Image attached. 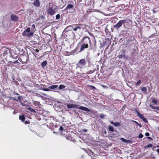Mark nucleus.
<instances>
[{"mask_svg":"<svg viewBox=\"0 0 159 159\" xmlns=\"http://www.w3.org/2000/svg\"><path fill=\"white\" fill-rule=\"evenodd\" d=\"M110 122L111 124L114 125V122L113 121H110Z\"/></svg>","mask_w":159,"mask_h":159,"instance_id":"47","label":"nucleus"},{"mask_svg":"<svg viewBox=\"0 0 159 159\" xmlns=\"http://www.w3.org/2000/svg\"><path fill=\"white\" fill-rule=\"evenodd\" d=\"M150 106L152 109L159 110V107H155L151 104L150 105Z\"/></svg>","mask_w":159,"mask_h":159,"instance_id":"20","label":"nucleus"},{"mask_svg":"<svg viewBox=\"0 0 159 159\" xmlns=\"http://www.w3.org/2000/svg\"><path fill=\"white\" fill-rule=\"evenodd\" d=\"M13 114H15L16 113V112H15V111H14L13 112Z\"/></svg>","mask_w":159,"mask_h":159,"instance_id":"55","label":"nucleus"},{"mask_svg":"<svg viewBox=\"0 0 159 159\" xmlns=\"http://www.w3.org/2000/svg\"><path fill=\"white\" fill-rule=\"evenodd\" d=\"M65 86L63 84H61L59 86V89H61L65 88Z\"/></svg>","mask_w":159,"mask_h":159,"instance_id":"24","label":"nucleus"},{"mask_svg":"<svg viewBox=\"0 0 159 159\" xmlns=\"http://www.w3.org/2000/svg\"><path fill=\"white\" fill-rule=\"evenodd\" d=\"M86 63V61L84 59H80L77 64V67L82 68L84 66Z\"/></svg>","mask_w":159,"mask_h":159,"instance_id":"5","label":"nucleus"},{"mask_svg":"<svg viewBox=\"0 0 159 159\" xmlns=\"http://www.w3.org/2000/svg\"><path fill=\"white\" fill-rule=\"evenodd\" d=\"M25 123H29V122L27 121H25Z\"/></svg>","mask_w":159,"mask_h":159,"instance_id":"56","label":"nucleus"},{"mask_svg":"<svg viewBox=\"0 0 159 159\" xmlns=\"http://www.w3.org/2000/svg\"><path fill=\"white\" fill-rule=\"evenodd\" d=\"M83 39H86L85 43H83L80 46L79 52L83 51L85 49L89 47L88 43L91 44V42L90 38L88 37H84Z\"/></svg>","mask_w":159,"mask_h":159,"instance_id":"1","label":"nucleus"},{"mask_svg":"<svg viewBox=\"0 0 159 159\" xmlns=\"http://www.w3.org/2000/svg\"><path fill=\"white\" fill-rule=\"evenodd\" d=\"M143 136V134H140L138 136V138L139 139H141L142 138Z\"/></svg>","mask_w":159,"mask_h":159,"instance_id":"31","label":"nucleus"},{"mask_svg":"<svg viewBox=\"0 0 159 159\" xmlns=\"http://www.w3.org/2000/svg\"><path fill=\"white\" fill-rule=\"evenodd\" d=\"M136 123L138 125V124H139L137 122H136Z\"/></svg>","mask_w":159,"mask_h":159,"instance_id":"57","label":"nucleus"},{"mask_svg":"<svg viewBox=\"0 0 159 159\" xmlns=\"http://www.w3.org/2000/svg\"><path fill=\"white\" fill-rule=\"evenodd\" d=\"M20 105H21L22 106H26V105L22 103H20Z\"/></svg>","mask_w":159,"mask_h":159,"instance_id":"45","label":"nucleus"},{"mask_svg":"<svg viewBox=\"0 0 159 159\" xmlns=\"http://www.w3.org/2000/svg\"><path fill=\"white\" fill-rule=\"evenodd\" d=\"M158 131L159 132V127H158Z\"/></svg>","mask_w":159,"mask_h":159,"instance_id":"58","label":"nucleus"},{"mask_svg":"<svg viewBox=\"0 0 159 159\" xmlns=\"http://www.w3.org/2000/svg\"><path fill=\"white\" fill-rule=\"evenodd\" d=\"M27 107H26V109L30 111L31 113H32L33 112L34 113H36V111L33 109V108L31 107L29 105H26Z\"/></svg>","mask_w":159,"mask_h":159,"instance_id":"8","label":"nucleus"},{"mask_svg":"<svg viewBox=\"0 0 159 159\" xmlns=\"http://www.w3.org/2000/svg\"><path fill=\"white\" fill-rule=\"evenodd\" d=\"M134 122L136 123V121H133Z\"/></svg>","mask_w":159,"mask_h":159,"instance_id":"60","label":"nucleus"},{"mask_svg":"<svg viewBox=\"0 0 159 159\" xmlns=\"http://www.w3.org/2000/svg\"><path fill=\"white\" fill-rule=\"evenodd\" d=\"M115 126H118L120 125V124L119 122H115L114 123V125Z\"/></svg>","mask_w":159,"mask_h":159,"instance_id":"27","label":"nucleus"},{"mask_svg":"<svg viewBox=\"0 0 159 159\" xmlns=\"http://www.w3.org/2000/svg\"><path fill=\"white\" fill-rule=\"evenodd\" d=\"M51 118H52L53 120H54V117L53 116H51Z\"/></svg>","mask_w":159,"mask_h":159,"instance_id":"54","label":"nucleus"},{"mask_svg":"<svg viewBox=\"0 0 159 159\" xmlns=\"http://www.w3.org/2000/svg\"><path fill=\"white\" fill-rule=\"evenodd\" d=\"M74 105L73 104H68L67 105V107L69 108H74Z\"/></svg>","mask_w":159,"mask_h":159,"instance_id":"18","label":"nucleus"},{"mask_svg":"<svg viewBox=\"0 0 159 159\" xmlns=\"http://www.w3.org/2000/svg\"><path fill=\"white\" fill-rule=\"evenodd\" d=\"M126 21V20L125 19L120 20L113 27L115 29H118L121 27L123 24L125 23Z\"/></svg>","mask_w":159,"mask_h":159,"instance_id":"6","label":"nucleus"},{"mask_svg":"<svg viewBox=\"0 0 159 159\" xmlns=\"http://www.w3.org/2000/svg\"><path fill=\"white\" fill-rule=\"evenodd\" d=\"M63 129V128L62 126H61L59 128V130L62 131Z\"/></svg>","mask_w":159,"mask_h":159,"instance_id":"40","label":"nucleus"},{"mask_svg":"<svg viewBox=\"0 0 159 159\" xmlns=\"http://www.w3.org/2000/svg\"><path fill=\"white\" fill-rule=\"evenodd\" d=\"M60 16L59 14H57L56 15V19L57 20L59 19L60 18Z\"/></svg>","mask_w":159,"mask_h":159,"instance_id":"34","label":"nucleus"},{"mask_svg":"<svg viewBox=\"0 0 159 159\" xmlns=\"http://www.w3.org/2000/svg\"><path fill=\"white\" fill-rule=\"evenodd\" d=\"M152 144H150L147 145L146 146L148 148H151L152 147Z\"/></svg>","mask_w":159,"mask_h":159,"instance_id":"35","label":"nucleus"},{"mask_svg":"<svg viewBox=\"0 0 159 159\" xmlns=\"http://www.w3.org/2000/svg\"><path fill=\"white\" fill-rule=\"evenodd\" d=\"M73 30L75 31H76L77 30V29L76 28V27L75 28H73Z\"/></svg>","mask_w":159,"mask_h":159,"instance_id":"48","label":"nucleus"},{"mask_svg":"<svg viewBox=\"0 0 159 159\" xmlns=\"http://www.w3.org/2000/svg\"><path fill=\"white\" fill-rule=\"evenodd\" d=\"M82 131H83L84 132H87L88 130L86 129H82Z\"/></svg>","mask_w":159,"mask_h":159,"instance_id":"41","label":"nucleus"},{"mask_svg":"<svg viewBox=\"0 0 159 159\" xmlns=\"http://www.w3.org/2000/svg\"><path fill=\"white\" fill-rule=\"evenodd\" d=\"M105 134H106V132L105 131Z\"/></svg>","mask_w":159,"mask_h":159,"instance_id":"61","label":"nucleus"},{"mask_svg":"<svg viewBox=\"0 0 159 159\" xmlns=\"http://www.w3.org/2000/svg\"><path fill=\"white\" fill-rule=\"evenodd\" d=\"M96 159V158H95V157L94 155H93V156H91V159Z\"/></svg>","mask_w":159,"mask_h":159,"instance_id":"43","label":"nucleus"},{"mask_svg":"<svg viewBox=\"0 0 159 159\" xmlns=\"http://www.w3.org/2000/svg\"><path fill=\"white\" fill-rule=\"evenodd\" d=\"M49 89H46V88H43V90L44 91H49Z\"/></svg>","mask_w":159,"mask_h":159,"instance_id":"37","label":"nucleus"},{"mask_svg":"<svg viewBox=\"0 0 159 159\" xmlns=\"http://www.w3.org/2000/svg\"><path fill=\"white\" fill-rule=\"evenodd\" d=\"M105 116H106V115H105L104 114H101L100 115V118H101L102 119L104 118Z\"/></svg>","mask_w":159,"mask_h":159,"instance_id":"28","label":"nucleus"},{"mask_svg":"<svg viewBox=\"0 0 159 159\" xmlns=\"http://www.w3.org/2000/svg\"><path fill=\"white\" fill-rule=\"evenodd\" d=\"M148 138L150 140L152 139L150 137H148Z\"/></svg>","mask_w":159,"mask_h":159,"instance_id":"50","label":"nucleus"},{"mask_svg":"<svg viewBox=\"0 0 159 159\" xmlns=\"http://www.w3.org/2000/svg\"><path fill=\"white\" fill-rule=\"evenodd\" d=\"M123 57H125V55L122 56V55H120L118 56V58L119 59H121Z\"/></svg>","mask_w":159,"mask_h":159,"instance_id":"33","label":"nucleus"},{"mask_svg":"<svg viewBox=\"0 0 159 159\" xmlns=\"http://www.w3.org/2000/svg\"><path fill=\"white\" fill-rule=\"evenodd\" d=\"M41 94H42V95H43V96H47V95L46 94L44 93H41Z\"/></svg>","mask_w":159,"mask_h":159,"instance_id":"46","label":"nucleus"},{"mask_svg":"<svg viewBox=\"0 0 159 159\" xmlns=\"http://www.w3.org/2000/svg\"><path fill=\"white\" fill-rule=\"evenodd\" d=\"M33 105L37 106H38L40 103L39 102L37 101H33Z\"/></svg>","mask_w":159,"mask_h":159,"instance_id":"19","label":"nucleus"},{"mask_svg":"<svg viewBox=\"0 0 159 159\" xmlns=\"http://www.w3.org/2000/svg\"><path fill=\"white\" fill-rule=\"evenodd\" d=\"M33 4L36 7H39L40 6V3L39 0H35Z\"/></svg>","mask_w":159,"mask_h":159,"instance_id":"10","label":"nucleus"},{"mask_svg":"<svg viewBox=\"0 0 159 159\" xmlns=\"http://www.w3.org/2000/svg\"><path fill=\"white\" fill-rule=\"evenodd\" d=\"M58 86V85H52L49 86L48 88L51 89H56L57 88Z\"/></svg>","mask_w":159,"mask_h":159,"instance_id":"14","label":"nucleus"},{"mask_svg":"<svg viewBox=\"0 0 159 159\" xmlns=\"http://www.w3.org/2000/svg\"><path fill=\"white\" fill-rule=\"evenodd\" d=\"M120 139H121V140L122 142H125V143H126V142H127V140L126 139H124V138H121Z\"/></svg>","mask_w":159,"mask_h":159,"instance_id":"32","label":"nucleus"},{"mask_svg":"<svg viewBox=\"0 0 159 159\" xmlns=\"http://www.w3.org/2000/svg\"><path fill=\"white\" fill-rule=\"evenodd\" d=\"M11 98L12 99L16 101H18V100H20V96L17 97V98H15L12 97Z\"/></svg>","mask_w":159,"mask_h":159,"instance_id":"22","label":"nucleus"},{"mask_svg":"<svg viewBox=\"0 0 159 159\" xmlns=\"http://www.w3.org/2000/svg\"><path fill=\"white\" fill-rule=\"evenodd\" d=\"M18 62V60H17L16 61H14L13 62V63H14V64H16V63H17Z\"/></svg>","mask_w":159,"mask_h":159,"instance_id":"49","label":"nucleus"},{"mask_svg":"<svg viewBox=\"0 0 159 159\" xmlns=\"http://www.w3.org/2000/svg\"><path fill=\"white\" fill-rule=\"evenodd\" d=\"M14 93V94H16L17 95H19V94H18V93H15V92Z\"/></svg>","mask_w":159,"mask_h":159,"instance_id":"52","label":"nucleus"},{"mask_svg":"<svg viewBox=\"0 0 159 159\" xmlns=\"http://www.w3.org/2000/svg\"><path fill=\"white\" fill-rule=\"evenodd\" d=\"M35 28V25H34V24H33L32 26V28H31V29L32 30H34V29Z\"/></svg>","mask_w":159,"mask_h":159,"instance_id":"39","label":"nucleus"},{"mask_svg":"<svg viewBox=\"0 0 159 159\" xmlns=\"http://www.w3.org/2000/svg\"><path fill=\"white\" fill-rule=\"evenodd\" d=\"M152 102L155 104H156L157 103V101L155 99H153L152 101Z\"/></svg>","mask_w":159,"mask_h":159,"instance_id":"25","label":"nucleus"},{"mask_svg":"<svg viewBox=\"0 0 159 159\" xmlns=\"http://www.w3.org/2000/svg\"><path fill=\"white\" fill-rule=\"evenodd\" d=\"M19 119L22 121L23 122L25 121V116L23 115H20Z\"/></svg>","mask_w":159,"mask_h":159,"instance_id":"15","label":"nucleus"},{"mask_svg":"<svg viewBox=\"0 0 159 159\" xmlns=\"http://www.w3.org/2000/svg\"><path fill=\"white\" fill-rule=\"evenodd\" d=\"M89 86L94 89H96V88L93 85H89Z\"/></svg>","mask_w":159,"mask_h":159,"instance_id":"38","label":"nucleus"},{"mask_svg":"<svg viewBox=\"0 0 159 159\" xmlns=\"http://www.w3.org/2000/svg\"><path fill=\"white\" fill-rule=\"evenodd\" d=\"M74 26H76V27L77 29H79L80 30H81V29H84V28L82 27L83 25L81 24L79 25V26H78L77 25H73Z\"/></svg>","mask_w":159,"mask_h":159,"instance_id":"13","label":"nucleus"},{"mask_svg":"<svg viewBox=\"0 0 159 159\" xmlns=\"http://www.w3.org/2000/svg\"><path fill=\"white\" fill-rule=\"evenodd\" d=\"M145 135L147 136H148L149 135V134L148 132H146L145 134Z\"/></svg>","mask_w":159,"mask_h":159,"instance_id":"42","label":"nucleus"},{"mask_svg":"<svg viewBox=\"0 0 159 159\" xmlns=\"http://www.w3.org/2000/svg\"><path fill=\"white\" fill-rule=\"evenodd\" d=\"M108 129L111 132H113L114 131L113 128L112 126H108Z\"/></svg>","mask_w":159,"mask_h":159,"instance_id":"23","label":"nucleus"},{"mask_svg":"<svg viewBox=\"0 0 159 159\" xmlns=\"http://www.w3.org/2000/svg\"><path fill=\"white\" fill-rule=\"evenodd\" d=\"M11 20L13 21H18L19 18L16 15L12 14L11 16Z\"/></svg>","mask_w":159,"mask_h":159,"instance_id":"7","label":"nucleus"},{"mask_svg":"<svg viewBox=\"0 0 159 159\" xmlns=\"http://www.w3.org/2000/svg\"><path fill=\"white\" fill-rule=\"evenodd\" d=\"M135 112L137 113V116L141 119L143 118L144 117L143 115L139 113L137 110H135Z\"/></svg>","mask_w":159,"mask_h":159,"instance_id":"11","label":"nucleus"},{"mask_svg":"<svg viewBox=\"0 0 159 159\" xmlns=\"http://www.w3.org/2000/svg\"><path fill=\"white\" fill-rule=\"evenodd\" d=\"M141 80H139L137 83L136 84V85H138L139 84H140V83H141Z\"/></svg>","mask_w":159,"mask_h":159,"instance_id":"36","label":"nucleus"},{"mask_svg":"<svg viewBox=\"0 0 159 159\" xmlns=\"http://www.w3.org/2000/svg\"><path fill=\"white\" fill-rule=\"evenodd\" d=\"M156 151L158 152V153H159V149H157L156 150Z\"/></svg>","mask_w":159,"mask_h":159,"instance_id":"51","label":"nucleus"},{"mask_svg":"<svg viewBox=\"0 0 159 159\" xmlns=\"http://www.w3.org/2000/svg\"><path fill=\"white\" fill-rule=\"evenodd\" d=\"M36 95L38 96L39 97H42V96L40 95L38 93H36Z\"/></svg>","mask_w":159,"mask_h":159,"instance_id":"44","label":"nucleus"},{"mask_svg":"<svg viewBox=\"0 0 159 159\" xmlns=\"http://www.w3.org/2000/svg\"><path fill=\"white\" fill-rule=\"evenodd\" d=\"M142 119L143 120V121L144 122H145V123H148V120L144 117H143V118Z\"/></svg>","mask_w":159,"mask_h":159,"instance_id":"30","label":"nucleus"},{"mask_svg":"<svg viewBox=\"0 0 159 159\" xmlns=\"http://www.w3.org/2000/svg\"><path fill=\"white\" fill-rule=\"evenodd\" d=\"M157 147L159 148V145L158 146H157Z\"/></svg>","mask_w":159,"mask_h":159,"instance_id":"59","label":"nucleus"},{"mask_svg":"<svg viewBox=\"0 0 159 159\" xmlns=\"http://www.w3.org/2000/svg\"><path fill=\"white\" fill-rule=\"evenodd\" d=\"M141 90L142 92L145 93L147 92V89L146 87H143L142 88Z\"/></svg>","mask_w":159,"mask_h":159,"instance_id":"21","label":"nucleus"},{"mask_svg":"<svg viewBox=\"0 0 159 159\" xmlns=\"http://www.w3.org/2000/svg\"><path fill=\"white\" fill-rule=\"evenodd\" d=\"M30 28H27L25 30H24L22 33L23 35L24 36H26L28 37H30L33 36L34 33L32 32H30Z\"/></svg>","mask_w":159,"mask_h":159,"instance_id":"3","label":"nucleus"},{"mask_svg":"<svg viewBox=\"0 0 159 159\" xmlns=\"http://www.w3.org/2000/svg\"><path fill=\"white\" fill-rule=\"evenodd\" d=\"M47 64V61H45L42 63L41 66L43 68Z\"/></svg>","mask_w":159,"mask_h":159,"instance_id":"17","label":"nucleus"},{"mask_svg":"<svg viewBox=\"0 0 159 159\" xmlns=\"http://www.w3.org/2000/svg\"><path fill=\"white\" fill-rule=\"evenodd\" d=\"M86 152L89 155H90L91 157L92 156V155L93 156L94 154V153L90 150L88 149L86 151Z\"/></svg>","mask_w":159,"mask_h":159,"instance_id":"12","label":"nucleus"},{"mask_svg":"<svg viewBox=\"0 0 159 159\" xmlns=\"http://www.w3.org/2000/svg\"><path fill=\"white\" fill-rule=\"evenodd\" d=\"M74 108L77 109H80L84 111H91L92 112V113H93V111L92 110H90L89 108L86 107L80 106L78 105L74 104Z\"/></svg>","mask_w":159,"mask_h":159,"instance_id":"4","label":"nucleus"},{"mask_svg":"<svg viewBox=\"0 0 159 159\" xmlns=\"http://www.w3.org/2000/svg\"><path fill=\"white\" fill-rule=\"evenodd\" d=\"M73 5L71 4H68L66 6V7L65 9V10H67L68 9L71 8H73Z\"/></svg>","mask_w":159,"mask_h":159,"instance_id":"16","label":"nucleus"},{"mask_svg":"<svg viewBox=\"0 0 159 159\" xmlns=\"http://www.w3.org/2000/svg\"><path fill=\"white\" fill-rule=\"evenodd\" d=\"M57 8V6L55 5H52L51 6H49L47 10V14L48 15L52 16L56 13Z\"/></svg>","mask_w":159,"mask_h":159,"instance_id":"2","label":"nucleus"},{"mask_svg":"<svg viewBox=\"0 0 159 159\" xmlns=\"http://www.w3.org/2000/svg\"><path fill=\"white\" fill-rule=\"evenodd\" d=\"M142 119L143 120V121L144 122H145V123H148V120L144 117H143V118Z\"/></svg>","mask_w":159,"mask_h":159,"instance_id":"29","label":"nucleus"},{"mask_svg":"<svg viewBox=\"0 0 159 159\" xmlns=\"http://www.w3.org/2000/svg\"><path fill=\"white\" fill-rule=\"evenodd\" d=\"M6 52H4V53L5 54H7L10 52L9 49L8 48H6Z\"/></svg>","mask_w":159,"mask_h":159,"instance_id":"26","label":"nucleus"},{"mask_svg":"<svg viewBox=\"0 0 159 159\" xmlns=\"http://www.w3.org/2000/svg\"><path fill=\"white\" fill-rule=\"evenodd\" d=\"M73 28V27L72 26H71V25L68 26L65 28L64 32L65 31V32L66 33V32H68V30H71Z\"/></svg>","mask_w":159,"mask_h":159,"instance_id":"9","label":"nucleus"},{"mask_svg":"<svg viewBox=\"0 0 159 159\" xmlns=\"http://www.w3.org/2000/svg\"><path fill=\"white\" fill-rule=\"evenodd\" d=\"M36 51L37 52H39V50H38V49H36Z\"/></svg>","mask_w":159,"mask_h":159,"instance_id":"53","label":"nucleus"}]
</instances>
